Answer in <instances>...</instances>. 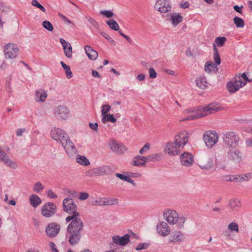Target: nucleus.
<instances>
[{"label":"nucleus","instance_id":"1","mask_svg":"<svg viewBox=\"0 0 252 252\" xmlns=\"http://www.w3.org/2000/svg\"><path fill=\"white\" fill-rule=\"evenodd\" d=\"M50 135L52 139L61 143L69 157L73 158L77 155L78 151L76 146L64 131L54 127L50 131Z\"/></svg>","mask_w":252,"mask_h":252},{"label":"nucleus","instance_id":"2","mask_svg":"<svg viewBox=\"0 0 252 252\" xmlns=\"http://www.w3.org/2000/svg\"><path fill=\"white\" fill-rule=\"evenodd\" d=\"M84 223L80 219H76L71 220L66 228L65 236L68 242L71 246L77 245L82 238V232Z\"/></svg>","mask_w":252,"mask_h":252},{"label":"nucleus","instance_id":"3","mask_svg":"<svg viewBox=\"0 0 252 252\" xmlns=\"http://www.w3.org/2000/svg\"><path fill=\"white\" fill-rule=\"evenodd\" d=\"M222 109V107L218 106L217 104L211 103L207 106L199 107L195 113L191 114L188 117L189 120H193L215 113Z\"/></svg>","mask_w":252,"mask_h":252},{"label":"nucleus","instance_id":"4","mask_svg":"<svg viewBox=\"0 0 252 252\" xmlns=\"http://www.w3.org/2000/svg\"><path fill=\"white\" fill-rule=\"evenodd\" d=\"M63 210L71 215L66 218V222H69L76 219H80L79 218L80 214L77 212V206L71 198H64L63 202Z\"/></svg>","mask_w":252,"mask_h":252},{"label":"nucleus","instance_id":"5","mask_svg":"<svg viewBox=\"0 0 252 252\" xmlns=\"http://www.w3.org/2000/svg\"><path fill=\"white\" fill-rule=\"evenodd\" d=\"M222 138L224 144L227 147L235 148L238 145L240 138L234 131H228L222 134Z\"/></svg>","mask_w":252,"mask_h":252},{"label":"nucleus","instance_id":"6","mask_svg":"<svg viewBox=\"0 0 252 252\" xmlns=\"http://www.w3.org/2000/svg\"><path fill=\"white\" fill-rule=\"evenodd\" d=\"M113 172V170L111 166L105 165L89 170L86 172L85 174L88 177H94L109 175Z\"/></svg>","mask_w":252,"mask_h":252},{"label":"nucleus","instance_id":"7","mask_svg":"<svg viewBox=\"0 0 252 252\" xmlns=\"http://www.w3.org/2000/svg\"><path fill=\"white\" fill-rule=\"evenodd\" d=\"M203 138L206 145L211 148L218 142L219 136L215 131H207L204 133Z\"/></svg>","mask_w":252,"mask_h":252},{"label":"nucleus","instance_id":"8","mask_svg":"<svg viewBox=\"0 0 252 252\" xmlns=\"http://www.w3.org/2000/svg\"><path fill=\"white\" fill-rule=\"evenodd\" d=\"M57 206L55 204L48 202L42 206L41 209L42 215L46 218L53 216L56 213Z\"/></svg>","mask_w":252,"mask_h":252},{"label":"nucleus","instance_id":"9","mask_svg":"<svg viewBox=\"0 0 252 252\" xmlns=\"http://www.w3.org/2000/svg\"><path fill=\"white\" fill-rule=\"evenodd\" d=\"M4 52L5 58L13 59L17 56L19 49L16 45L9 43L4 46Z\"/></svg>","mask_w":252,"mask_h":252},{"label":"nucleus","instance_id":"10","mask_svg":"<svg viewBox=\"0 0 252 252\" xmlns=\"http://www.w3.org/2000/svg\"><path fill=\"white\" fill-rule=\"evenodd\" d=\"M188 133L186 131L180 132L175 136L174 143L179 148H182L188 143Z\"/></svg>","mask_w":252,"mask_h":252},{"label":"nucleus","instance_id":"11","mask_svg":"<svg viewBox=\"0 0 252 252\" xmlns=\"http://www.w3.org/2000/svg\"><path fill=\"white\" fill-rule=\"evenodd\" d=\"M54 115L58 120H66L69 116V111L64 106H59L55 109Z\"/></svg>","mask_w":252,"mask_h":252},{"label":"nucleus","instance_id":"12","mask_svg":"<svg viewBox=\"0 0 252 252\" xmlns=\"http://www.w3.org/2000/svg\"><path fill=\"white\" fill-rule=\"evenodd\" d=\"M163 217L164 219L170 224H176L179 219L178 214L176 211L173 210H167L165 211Z\"/></svg>","mask_w":252,"mask_h":252},{"label":"nucleus","instance_id":"13","mask_svg":"<svg viewBox=\"0 0 252 252\" xmlns=\"http://www.w3.org/2000/svg\"><path fill=\"white\" fill-rule=\"evenodd\" d=\"M154 7L160 13H166L171 11V6L168 0H157Z\"/></svg>","mask_w":252,"mask_h":252},{"label":"nucleus","instance_id":"14","mask_svg":"<svg viewBox=\"0 0 252 252\" xmlns=\"http://www.w3.org/2000/svg\"><path fill=\"white\" fill-rule=\"evenodd\" d=\"M108 146L113 152L119 155L124 154L127 150L124 144L118 143L114 140H110Z\"/></svg>","mask_w":252,"mask_h":252},{"label":"nucleus","instance_id":"15","mask_svg":"<svg viewBox=\"0 0 252 252\" xmlns=\"http://www.w3.org/2000/svg\"><path fill=\"white\" fill-rule=\"evenodd\" d=\"M180 149L174 142H169L166 144L163 151L169 156H175L180 153Z\"/></svg>","mask_w":252,"mask_h":252},{"label":"nucleus","instance_id":"16","mask_svg":"<svg viewBox=\"0 0 252 252\" xmlns=\"http://www.w3.org/2000/svg\"><path fill=\"white\" fill-rule=\"evenodd\" d=\"M60 225L56 222H51L48 224L46 228V233L50 237H56L60 232Z\"/></svg>","mask_w":252,"mask_h":252},{"label":"nucleus","instance_id":"17","mask_svg":"<svg viewBox=\"0 0 252 252\" xmlns=\"http://www.w3.org/2000/svg\"><path fill=\"white\" fill-rule=\"evenodd\" d=\"M0 161L3 162L10 168L16 169L18 167L16 162L11 160L7 154L0 148Z\"/></svg>","mask_w":252,"mask_h":252},{"label":"nucleus","instance_id":"18","mask_svg":"<svg viewBox=\"0 0 252 252\" xmlns=\"http://www.w3.org/2000/svg\"><path fill=\"white\" fill-rule=\"evenodd\" d=\"M227 157L229 160L236 163H240L243 158L242 153L238 149L229 150L227 152Z\"/></svg>","mask_w":252,"mask_h":252},{"label":"nucleus","instance_id":"19","mask_svg":"<svg viewBox=\"0 0 252 252\" xmlns=\"http://www.w3.org/2000/svg\"><path fill=\"white\" fill-rule=\"evenodd\" d=\"M157 232L162 237H166L170 233V229L168 224L165 221L160 222L157 225Z\"/></svg>","mask_w":252,"mask_h":252},{"label":"nucleus","instance_id":"20","mask_svg":"<svg viewBox=\"0 0 252 252\" xmlns=\"http://www.w3.org/2000/svg\"><path fill=\"white\" fill-rule=\"evenodd\" d=\"M184 234L180 231L172 232L168 238V243H179L184 240Z\"/></svg>","mask_w":252,"mask_h":252},{"label":"nucleus","instance_id":"21","mask_svg":"<svg viewBox=\"0 0 252 252\" xmlns=\"http://www.w3.org/2000/svg\"><path fill=\"white\" fill-rule=\"evenodd\" d=\"M130 236L128 234L121 237L119 235H115L112 237L113 242L118 245L124 246L129 242Z\"/></svg>","mask_w":252,"mask_h":252},{"label":"nucleus","instance_id":"22","mask_svg":"<svg viewBox=\"0 0 252 252\" xmlns=\"http://www.w3.org/2000/svg\"><path fill=\"white\" fill-rule=\"evenodd\" d=\"M182 165L185 166H190L192 165L194 160L192 155L189 152H184L180 157Z\"/></svg>","mask_w":252,"mask_h":252},{"label":"nucleus","instance_id":"23","mask_svg":"<svg viewBox=\"0 0 252 252\" xmlns=\"http://www.w3.org/2000/svg\"><path fill=\"white\" fill-rule=\"evenodd\" d=\"M213 158L209 157H205L199 161V166L203 169L209 170L211 169L213 167Z\"/></svg>","mask_w":252,"mask_h":252},{"label":"nucleus","instance_id":"24","mask_svg":"<svg viewBox=\"0 0 252 252\" xmlns=\"http://www.w3.org/2000/svg\"><path fill=\"white\" fill-rule=\"evenodd\" d=\"M244 86V83H240L239 80L237 81L234 78L233 81L228 83L227 88L229 92L233 93L237 92L240 88Z\"/></svg>","mask_w":252,"mask_h":252},{"label":"nucleus","instance_id":"25","mask_svg":"<svg viewBox=\"0 0 252 252\" xmlns=\"http://www.w3.org/2000/svg\"><path fill=\"white\" fill-rule=\"evenodd\" d=\"M60 41L63 47L65 55L68 58H71L72 55V48L71 44L63 38H60Z\"/></svg>","mask_w":252,"mask_h":252},{"label":"nucleus","instance_id":"26","mask_svg":"<svg viewBox=\"0 0 252 252\" xmlns=\"http://www.w3.org/2000/svg\"><path fill=\"white\" fill-rule=\"evenodd\" d=\"M146 162H147L146 157L138 155L132 158L131 164L134 166H145Z\"/></svg>","mask_w":252,"mask_h":252},{"label":"nucleus","instance_id":"27","mask_svg":"<svg viewBox=\"0 0 252 252\" xmlns=\"http://www.w3.org/2000/svg\"><path fill=\"white\" fill-rule=\"evenodd\" d=\"M84 49L88 57L91 60H95L98 57V53L89 45H85Z\"/></svg>","mask_w":252,"mask_h":252},{"label":"nucleus","instance_id":"28","mask_svg":"<svg viewBox=\"0 0 252 252\" xmlns=\"http://www.w3.org/2000/svg\"><path fill=\"white\" fill-rule=\"evenodd\" d=\"M46 93L42 90H37L35 92V100L36 102H44L47 97Z\"/></svg>","mask_w":252,"mask_h":252},{"label":"nucleus","instance_id":"29","mask_svg":"<svg viewBox=\"0 0 252 252\" xmlns=\"http://www.w3.org/2000/svg\"><path fill=\"white\" fill-rule=\"evenodd\" d=\"M196 86L201 89H205L207 87V82L206 81V78L204 76H200L195 80Z\"/></svg>","mask_w":252,"mask_h":252},{"label":"nucleus","instance_id":"30","mask_svg":"<svg viewBox=\"0 0 252 252\" xmlns=\"http://www.w3.org/2000/svg\"><path fill=\"white\" fill-rule=\"evenodd\" d=\"M241 205V202L238 199L232 198L229 201L228 207L232 210H237Z\"/></svg>","mask_w":252,"mask_h":252},{"label":"nucleus","instance_id":"31","mask_svg":"<svg viewBox=\"0 0 252 252\" xmlns=\"http://www.w3.org/2000/svg\"><path fill=\"white\" fill-rule=\"evenodd\" d=\"M30 201L31 205L34 208H36L42 202L41 199L36 194L30 196Z\"/></svg>","mask_w":252,"mask_h":252},{"label":"nucleus","instance_id":"32","mask_svg":"<svg viewBox=\"0 0 252 252\" xmlns=\"http://www.w3.org/2000/svg\"><path fill=\"white\" fill-rule=\"evenodd\" d=\"M76 161L80 164L87 166L90 164L89 160L84 156L77 155Z\"/></svg>","mask_w":252,"mask_h":252},{"label":"nucleus","instance_id":"33","mask_svg":"<svg viewBox=\"0 0 252 252\" xmlns=\"http://www.w3.org/2000/svg\"><path fill=\"white\" fill-rule=\"evenodd\" d=\"M146 158H147V162H154L159 160L162 158V155L161 153H157L149 155Z\"/></svg>","mask_w":252,"mask_h":252},{"label":"nucleus","instance_id":"34","mask_svg":"<svg viewBox=\"0 0 252 252\" xmlns=\"http://www.w3.org/2000/svg\"><path fill=\"white\" fill-rule=\"evenodd\" d=\"M216 64L214 63L212 61H208L206 63L204 66L205 71L210 73L212 71H213L215 67H216Z\"/></svg>","mask_w":252,"mask_h":252},{"label":"nucleus","instance_id":"35","mask_svg":"<svg viewBox=\"0 0 252 252\" xmlns=\"http://www.w3.org/2000/svg\"><path fill=\"white\" fill-rule=\"evenodd\" d=\"M119 203L118 199L113 198H103V203L104 205H117Z\"/></svg>","mask_w":252,"mask_h":252},{"label":"nucleus","instance_id":"36","mask_svg":"<svg viewBox=\"0 0 252 252\" xmlns=\"http://www.w3.org/2000/svg\"><path fill=\"white\" fill-rule=\"evenodd\" d=\"M117 119L114 118L113 114H107L102 116V122L105 124L107 122H111L112 123H116Z\"/></svg>","mask_w":252,"mask_h":252},{"label":"nucleus","instance_id":"37","mask_svg":"<svg viewBox=\"0 0 252 252\" xmlns=\"http://www.w3.org/2000/svg\"><path fill=\"white\" fill-rule=\"evenodd\" d=\"M60 63L65 71L66 77L68 79L72 78L73 75L70 70V67L62 61Z\"/></svg>","mask_w":252,"mask_h":252},{"label":"nucleus","instance_id":"38","mask_svg":"<svg viewBox=\"0 0 252 252\" xmlns=\"http://www.w3.org/2000/svg\"><path fill=\"white\" fill-rule=\"evenodd\" d=\"M213 51H214V60L215 61L216 63V64L219 65L220 63L221 60L220 57V55L219 54L218 50L216 47L215 44H213Z\"/></svg>","mask_w":252,"mask_h":252},{"label":"nucleus","instance_id":"39","mask_svg":"<svg viewBox=\"0 0 252 252\" xmlns=\"http://www.w3.org/2000/svg\"><path fill=\"white\" fill-rule=\"evenodd\" d=\"M106 23L112 30H113L115 31H119V25L114 19H111L108 21H107Z\"/></svg>","mask_w":252,"mask_h":252},{"label":"nucleus","instance_id":"40","mask_svg":"<svg viewBox=\"0 0 252 252\" xmlns=\"http://www.w3.org/2000/svg\"><path fill=\"white\" fill-rule=\"evenodd\" d=\"M226 38L224 36L217 37L215 39L214 44H215L216 46L222 47L226 41Z\"/></svg>","mask_w":252,"mask_h":252},{"label":"nucleus","instance_id":"41","mask_svg":"<svg viewBox=\"0 0 252 252\" xmlns=\"http://www.w3.org/2000/svg\"><path fill=\"white\" fill-rule=\"evenodd\" d=\"M233 22L237 28H243L245 26L244 21L240 17H235L233 18Z\"/></svg>","mask_w":252,"mask_h":252},{"label":"nucleus","instance_id":"42","mask_svg":"<svg viewBox=\"0 0 252 252\" xmlns=\"http://www.w3.org/2000/svg\"><path fill=\"white\" fill-rule=\"evenodd\" d=\"M235 78L237 81H238L239 80L240 83H244V86L246 85L247 82L248 81H249V79H248L247 75L245 73L242 74L240 76H236V77H235Z\"/></svg>","mask_w":252,"mask_h":252},{"label":"nucleus","instance_id":"43","mask_svg":"<svg viewBox=\"0 0 252 252\" xmlns=\"http://www.w3.org/2000/svg\"><path fill=\"white\" fill-rule=\"evenodd\" d=\"M42 26L43 28L49 32L53 31V26L52 24L47 20H45L42 22Z\"/></svg>","mask_w":252,"mask_h":252},{"label":"nucleus","instance_id":"44","mask_svg":"<svg viewBox=\"0 0 252 252\" xmlns=\"http://www.w3.org/2000/svg\"><path fill=\"white\" fill-rule=\"evenodd\" d=\"M182 17L178 14L172 16V22L174 25H177L182 21Z\"/></svg>","mask_w":252,"mask_h":252},{"label":"nucleus","instance_id":"45","mask_svg":"<svg viewBox=\"0 0 252 252\" xmlns=\"http://www.w3.org/2000/svg\"><path fill=\"white\" fill-rule=\"evenodd\" d=\"M186 220V218L184 216H181L179 217V219L178 220L177 226L180 228H182L184 227V223Z\"/></svg>","mask_w":252,"mask_h":252},{"label":"nucleus","instance_id":"46","mask_svg":"<svg viewBox=\"0 0 252 252\" xmlns=\"http://www.w3.org/2000/svg\"><path fill=\"white\" fill-rule=\"evenodd\" d=\"M228 229L231 231H239V226L237 223L235 222H231L228 225Z\"/></svg>","mask_w":252,"mask_h":252},{"label":"nucleus","instance_id":"47","mask_svg":"<svg viewBox=\"0 0 252 252\" xmlns=\"http://www.w3.org/2000/svg\"><path fill=\"white\" fill-rule=\"evenodd\" d=\"M44 188V187L43 186L42 184L40 182H38L34 184L33 190L38 193L42 191Z\"/></svg>","mask_w":252,"mask_h":252},{"label":"nucleus","instance_id":"48","mask_svg":"<svg viewBox=\"0 0 252 252\" xmlns=\"http://www.w3.org/2000/svg\"><path fill=\"white\" fill-rule=\"evenodd\" d=\"M111 106L109 104L103 105L101 106V113L102 116L108 114V112L110 110Z\"/></svg>","mask_w":252,"mask_h":252},{"label":"nucleus","instance_id":"49","mask_svg":"<svg viewBox=\"0 0 252 252\" xmlns=\"http://www.w3.org/2000/svg\"><path fill=\"white\" fill-rule=\"evenodd\" d=\"M31 4L32 5L39 8L42 12H45V8L41 4H40L37 0H32Z\"/></svg>","mask_w":252,"mask_h":252},{"label":"nucleus","instance_id":"50","mask_svg":"<svg viewBox=\"0 0 252 252\" xmlns=\"http://www.w3.org/2000/svg\"><path fill=\"white\" fill-rule=\"evenodd\" d=\"M229 181L241 182L243 181V174L236 175L232 176L229 179Z\"/></svg>","mask_w":252,"mask_h":252},{"label":"nucleus","instance_id":"51","mask_svg":"<svg viewBox=\"0 0 252 252\" xmlns=\"http://www.w3.org/2000/svg\"><path fill=\"white\" fill-rule=\"evenodd\" d=\"M149 246L150 244L148 243H141L137 245L135 248V250L136 251H140L142 250L147 249L149 247Z\"/></svg>","mask_w":252,"mask_h":252},{"label":"nucleus","instance_id":"52","mask_svg":"<svg viewBox=\"0 0 252 252\" xmlns=\"http://www.w3.org/2000/svg\"><path fill=\"white\" fill-rule=\"evenodd\" d=\"M150 144L146 143L144 146L140 150L139 153L141 155L145 154L150 149Z\"/></svg>","mask_w":252,"mask_h":252},{"label":"nucleus","instance_id":"53","mask_svg":"<svg viewBox=\"0 0 252 252\" xmlns=\"http://www.w3.org/2000/svg\"><path fill=\"white\" fill-rule=\"evenodd\" d=\"M100 34L106 39L109 42L115 43L114 40L106 33L105 32H101Z\"/></svg>","mask_w":252,"mask_h":252},{"label":"nucleus","instance_id":"54","mask_svg":"<svg viewBox=\"0 0 252 252\" xmlns=\"http://www.w3.org/2000/svg\"><path fill=\"white\" fill-rule=\"evenodd\" d=\"M100 13L105 16L107 18H108L112 17L114 15L112 11L109 10L101 11Z\"/></svg>","mask_w":252,"mask_h":252},{"label":"nucleus","instance_id":"55","mask_svg":"<svg viewBox=\"0 0 252 252\" xmlns=\"http://www.w3.org/2000/svg\"><path fill=\"white\" fill-rule=\"evenodd\" d=\"M149 76L150 78H155L157 77V73L156 71H155V70L153 68H152V67L150 68L149 70Z\"/></svg>","mask_w":252,"mask_h":252},{"label":"nucleus","instance_id":"56","mask_svg":"<svg viewBox=\"0 0 252 252\" xmlns=\"http://www.w3.org/2000/svg\"><path fill=\"white\" fill-rule=\"evenodd\" d=\"M89 194L87 192H81L79 193V199L81 200H85L89 197Z\"/></svg>","mask_w":252,"mask_h":252},{"label":"nucleus","instance_id":"57","mask_svg":"<svg viewBox=\"0 0 252 252\" xmlns=\"http://www.w3.org/2000/svg\"><path fill=\"white\" fill-rule=\"evenodd\" d=\"M116 176L119 178H120V179H121L122 180H123V181H126L127 180L129 176H126V175H125L124 174H120V173H117L115 174Z\"/></svg>","mask_w":252,"mask_h":252},{"label":"nucleus","instance_id":"58","mask_svg":"<svg viewBox=\"0 0 252 252\" xmlns=\"http://www.w3.org/2000/svg\"><path fill=\"white\" fill-rule=\"evenodd\" d=\"M243 181H249L252 179V172L243 174Z\"/></svg>","mask_w":252,"mask_h":252},{"label":"nucleus","instance_id":"59","mask_svg":"<svg viewBox=\"0 0 252 252\" xmlns=\"http://www.w3.org/2000/svg\"><path fill=\"white\" fill-rule=\"evenodd\" d=\"M48 196L51 199H55L58 197V195L54 193L52 190H49L47 191Z\"/></svg>","mask_w":252,"mask_h":252},{"label":"nucleus","instance_id":"60","mask_svg":"<svg viewBox=\"0 0 252 252\" xmlns=\"http://www.w3.org/2000/svg\"><path fill=\"white\" fill-rule=\"evenodd\" d=\"M89 126L90 127V128L95 131H97V130H98V125H97V123H89Z\"/></svg>","mask_w":252,"mask_h":252},{"label":"nucleus","instance_id":"61","mask_svg":"<svg viewBox=\"0 0 252 252\" xmlns=\"http://www.w3.org/2000/svg\"><path fill=\"white\" fill-rule=\"evenodd\" d=\"M59 16L60 18H61L65 22L68 23L69 24H71V21L69 20L66 17L63 15L62 13H59Z\"/></svg>","mask_w":252,"mask_h":252},{"label":"nucleus","instance_id":"62","mask_svg":"<svg viewBox=\"0 0 252 252\" xmlns=\"http://www.w3.org/2000/svg\"><path fill=\"white\" fill-rule=\"evenodd\" d=\"M88 21L95 28H97V27L98 26V24L97 23V22L94 19H93L92 18H90L88 20Z\"/></svg>","mask_w":252,"mask_h":252},{"label":"nucleus","instance_id":"63","mask_svg":"<svg viewBox=\"0 0 252 252\" xmlns=\"http://www.w3.org/2000/svg\"><path fill=\"white\" fill-rule=\"evenodd\" d=\"M25 131V128H19L16 130V135L17 136H21Z\"/></svg>","mask_w":252,"mask_h":252},{"label":"nucleus","instance_id":"64","mask_svg":"<svg viewBox=\"0 0 252 252\" xmlns=\"http://www.w3.org/2000/svg\"><path fill=\"white\" fill-rule=\"evenodd\" d=\"M93 205H104L103 203V198H100L99 199L96 200L93 202Z\"/></svg>","mask_w":252,"mask_h":252}]
</instances>
